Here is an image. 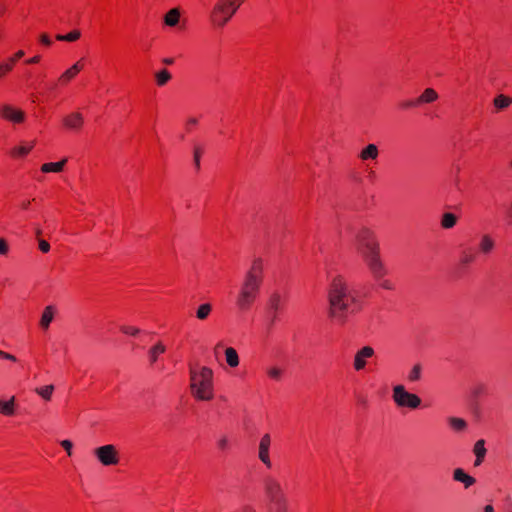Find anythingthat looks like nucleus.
Instances as JSON below:
<instances>
[{
    "label": "nucleus",
    "instance_id": "1",
    "mask_svg": "<svg viewBox=\"0 0 512 512\" xmlns=\"http://www.w3.org/2000/svg\"><path fill=\"white\" fill-rule=\"evenodd\" d=\"M329 317L338 324H344L348 316L355 312L353 304L355 297L351 294L347 283L342 276L333 278L329 293Z\"/></svg>",
    "mask_w": 512,
    "mask_h": 512
},
{
    "label": "nucleus",
    "instance_id": "2",
    "mask_svg": "<svg viewBox=\"0 0 512 512\" xmlns=\"http://www.w3.org/2000/svg\"><path fill=\"white\" fill-rule=\"evenodd\" d=\"M263 269V262L258 258L253 261L247 271L236 298V305L240 310H248L256 300L262 282Z\"/></svg>",
    "mask_w": 512,
    "mask_h": 512
},
{
    "label": "nucleus",
    "instance_id": "3",
    "mask_svg": "<svg viewBox=\"0 0 512 512\" xmlns=\"http://www.w3.org/2000/svg\"><path fill=\"white\" fill-rule=\"evenodd\" d=\"M190 389L192 395L201 401H209L214 397L213 371L203 366L199 371L190 368Z\"/></svg>",
    "mask_w": 512,
    "mask_h": 512
},
{
    "label": "nucleus",
    "instance_id": "4",
    "mask_svg": "<svg viewBox=\"0 0 512 512\" xmlns=\"http://www.w3.org/2000/svg\"><path fill=\"white\" fill-rule=\"evenodd\" d=\"M264 493L270 504V512H286L287 499L277 478L268 476L264 479Z\"/></svg>",
    "mask_w": 512,
    "mask_h": 512
},
{
    "label": "nucleus",
    "instance_id": "5",
    "mask_svg": "<svg viewBox=\"0 0 512 512\" xmlns=\"http://www.w3.org/2000/svg\"><path fill=\"white\" fill-rule=\"evenodd\" d=\"M355 243L359 249L367 256H377L380 254V246L374 232L366 227L360 226L353 230Z\"/></svg>",
    "mask_w": 512,
    "mask_h": 512
},
{
    "label": "nucleus",
    "instance_id": "6",
    "mask_svg": "<svg viewBox=\"0 0 512 512\" xmlns=\"http://www.w3.org/2000/svg\"><path fill=\"white\" fill-rule=\"evenodd\" d=\"M237 10L238 5L232 4L230 0H218L211 10L210 21L215 27L222 28Z\"/></svg>",
    "mask_w": 512,
    "mask_h": 512
},
{
    "label": "nucleus",
    "instance_id": "7",
    "mask_svg": "<svg viewBox=\"0 0 512 512\" xmlns=\"http://www.w3.org/2000/svg\"><path fill=\"white\" fill-rule=\"evenodd\" d=\"M393 401L400 408L417 409L421 405L418 395L408 392L403 385L393 387Z\"/></svg>",
    "mask_w": 512,
    "mask_h": 512
},
{
    "label": "nucleus",
    "instance_id": "8",
    "mask_svg": "<svg viewBox=\"0 0 512 512\" xmlns=\"http://www.w3.org/2000/svg\"><path fill=\"white\" fill-rule=\"evenodd\" d=\"M94 455L104 466L116 465L119 462L118 451L112 444L100 446L94 450Z\"/></svg>",
    "mask_w": 512,
    "mask_h": 512
},
{
    "label": "nucleus",
    "instance_id": "9",
    "mask_svg": "<svg viewBox=\"0 0 512 512\" xmlns=\"http://www.w3.org/2000/svg\"><path fill=\"white\" fill-rule=\"evenodd\" d=\"M271 444V437L269 434L262 436L259 442L258 457L259 460L268 468H271L272 463L269 456V448Z\"/></svg>",
    "mask_w": 512,
    "mask_h": 512
},
{
    "label": "nucleus",
    "instance_id": "10",
    "mask_svg": "<svg viewBox=\"0 0 512 512\" xmlns=\"http://www.w3.org/2000/svg\"><path fill=\"white\" fill-rule=\"evenodd\" d=\"M0 115L13 123H21L25 119V113L20 110L16 109L10 105H3L0 107Z\"/></svg>",
    "mask_w": 512,
    "mask_h": 512
},
{
    "label": "nucleus",
    "instance_id": "11",
    "mask_svg": "<svg viewBox=\"0 0 512 512\" xmlns=\"http://www.w3.org/2000/svg\"><path fill=\"white\" fill-rule=\"evenodd\" d=\"M374 355V349L370 346H364L357 351L354 357V369L360 371L365 368L366 359Z\"/></svg>",
    "mask_w": 512,
    "mask_h": 512
},
{
    "label": "nucleus",
    "instance_id": "12",
    "mask_svg": "<svg viewBox=\"0 0 512 512\" xmlns=\"http://www.w3.org/2000/svg\"><path fill=\"white\" fill-rule=\"evenodd\" d=\"M84 119L81 113L73 112L63 118V124L66 128L74 131L81 129Z\"/></svg>",
    "mask_w": 512,
    "mask_h": 512
},
{
    "label": "nucleus",
    "instance_id": "13",
    "mask_svg": "<svg viewBox=\"0 0 512 512\" xmlns=\"http://www.w3.org/2000/svg\"><path fill=\"white\" fill-rule=\"evenodd\" d=\"M453 480L460 482L464 485V488L468 489L476 483V479L468 475L462 468H456L453 471Z\"/></svg>",
    "mask_w": 512,
    "mask_h": 512
},
{
    "label": "nucleus",
    "instance_id": "14",
    "mask_svg": "<svg viewBox=\"0 0 512 512\" xmlns=\"http://www.w3.org/2000/svg\"><path fill=\"white\" fill-rule=\"evenodd\" d=\"M473 452L476 456L474 466L478 467L482 464L487 452L485 448V441L483 439L476 441V443L474 444Z\"/></svg>",
    "mask_w": 512,
    "mask_h": 512
},
{
    "label": "nucleus",
    "instance_id": "15",
    "mask_svg": "<svg viewBox=\"0 0 512 512\" xmlns=\"http://www.w3.org/2000/svg\"><path fill=\"white\" fill-rule=\"evenodd\" d=\"M379 156V150L378 147L375 144H368L366 147H364L359 157L361 160H376Z\"/></svg>",
    "mask_w": 512,
    "mask_h": 512
},
{
    "label": "nucleus",
    "instance_id": "16",
    "mask_svg": "<svg viewBox=\"0 0 512 512\" xmlns=\"http://www.w3.org/2000/svg\"><path fill=\"white\" fill-rule=\"evenodd\" d=\"M55 314V308L52 305H49L45 307L41 319H40V326L43 329H48L49 325L51 324Z\"/></svg>",
    "mask_w": 512,
    "mask_h": 512
},
{
    "label": "nucleus",
    "instance_id": "17",
    "mask_svg": "<svg viewBox=\"0 0 512 512\" xmlns=\"http://www.w3.org/2000/svg\"><path fill=\"white\" fill-rule=\"evenodd\" d=\"M368 266L375 277H381L385 274V268L380 258H369Z\"/></svg>",
    "mask_w": 512,
    "mask_h": 512
},
{
    "label": "nucleus",
    "instance_id": "18",
    "mask_svg": "<svg viewBox=\"0 0 512 512\" xmlns=\"http://www.w3.org/2000/svg\"><path fill=\"white\" fill-rule=\"evenodd\" d=\"M438 99L437 92L432 88H426L423 93L418 97L415 104L432 103Z\"/></svg>",
    "mask_w": 512,
    "mask_h": 512
},
{
    "label": "nucleus",
    "instance_id": "19",
    "mask_svg": "<svg viewBox=\"0 0 512 512\" xmlns=\"http://www.w3.org/2000/svg\"><path fill=\"white\" fill-rule=\"evenodd\" d=\"M179 19L180 10L178 8H173L165 14L164 23L169 27H174L179 23Z\"/></svg>",
    "mask_w": 512,
    "mask_h": 512
},
{
    "label": "nucleus",
    "instance_id": "20",
    "mask_svg": "<svg viewBox=\"0 0 512 512\" xmlns=\"http://www.w3.org/2000/svg\"><path fill=\"white\" fill-rule=\"evenodd\" d=\"M67 162V159L64 158L62 159L61 161L59 162H50V163H45L41 166V171L44 172V173H49V172H61L65 166Z\"/></svg>",
    "mask_w": 512,
    "mask_h": 512
},
{
    "label": "nucleus",
    "instance_id": "21",
    "mask_svg": "<svg viewBox=\"0 0 512 512\" xmlns=\"http://www.w3.org/2000/svg\"><path fill=\"white\" fill-rule=\"evenodd\" d=\"M165 351V345L162 342H157L148 351L150 363L154 364L158 360L159 355L164 353Z\"/></svg>",
    "mask_w": 512,
    "mask_h": 512
},
{
    "label": "nucleus",
    "instance_id": "22",
    "mask_svg": "<svg viewBox=\"0 0 512 512\" xmlns=\"http://www.w3.org/2000/svg\"><path fill=\"white\" fill-rule=\"evenodd\" d=\"M83 66H71L65 70L59 78V81L63 84L68 83L72 80L81 70Z\"/></svg>",
    "mask_w": 512,
    "mask_h": 512
},
{
    "label": "nucleus",
    "instance_id": "23",
    "mask_svg": "<svg viewBox=\"0 0 512 512\" xmlns=\"http://www.w3.org/2000/svg\"><path fill=\"white\" fill-rule=\"evenodd\" d=\"M15 412V397H11L8 401L0 400V413L5 416H11Z\"/></svg>",
    "mask_w": 512,
    "mask_h": 512
},
{
    "label": "nucleus",
    "instance_id": "24",
    "mask_svg": "<svg viewBox=\"0 0 512 512\" xmlns=\"http://www.w3.org/2000/svg\"><path fill=\"white\" fill-rule=\"evenodd\" d=\"M493 104L496 109L503 110L512 104V98L504 94H499L494 98Z\"/></svg>",
    "mask_w": 512,
    "mask_h": 512
},
{
    "label": "nucleus",
    "instance_id": "25",
    "mask_svg": "<svg viewBox=\"0 0 512 512\" xmlns=\"http://www.w3.org/2000/svg\"><path fill=\"white\" fill-rule=\"evenodd\" d=\"M225 357H226V362L230 367L234 368L239 365V356H238L237 351L234 348H232V347L226 348L225 349Z\"/></svg>",
    "mask_w": 512,
    "mask_h": 512
},
{
    "label": "nucleus",
    "instance_id": "26",
    "mask_svg": "<svg viewBox=\"0 0 512 512\" xmlns=\"http://www.w3.org/2000/svg\"><path fill=\"white\" fill-rule=\"evenodd\" d=\"M495 243L493 239L488 236L484 235L480 241V251L484 254H488L494 251Z\"/></svg>",
    "mask_w": 512,
    "mask_h": 512
},
{
    "label": "nucleus",
    "instance_id": "27",
    "mask_svg": "<svg viewBox=\"0 0 512 512\" xmlns=\"http://www.w3.org/2000/svg\"><path fill=\"white\" fill-rule=\"evenodd\" d=\"M172 78V75L167 69H162L155 73V79L158 86H164L166 85L170 79Z\"/></svg>",
    "mask_w": 512,
    "mask_h": 512
},
{
    "label": "nucleus",
    "instance_id": "28",
    "mask_svg": "<svg viewBox=\"0 0 512 512\" xmlns=\"http://www.w3.org/2000/svg\"><path fill=\"white\" fill-rule=\"evenodd\" d=\"M457 217L453 213H444L441 220V226L445 229L453 228L456 225Z\"/></svg>",
    "mask_w": 512,
    "mask_h": 512
},
{
    "label": "nucleus",
    "instance_id": "29",
    "mask_svg": "<svg viewBox=\"0 0 512 512\" xmlns=\"http://www.w3.org/2000/svg\"><path fill=\"white\" fill-rule=\"evenodd\" d=\"M451 428L455 431H463L467 428V422L458 417H450L448 419Z\"/></svg>",
    "mask_w": 512,
    "mask_h": 512
},
{
    "label": "nucleus",
    "instance_id": "30",
    "mask_svg": "<svg viewBox=\"0 0 512 512\" xmlns=\"http://www.w3.org/2000/svg\"><path fill=\"white\" fill-rule=\"evenodd\" d=\"M212 311V306L209 303L202 304L196 311V317L199 320H205Z\"/></svg>",
    "mask_w": 512,
    "mask_h": 512
},
{
    "label": "nucleus",
    "instance_id": "31",
    "mask_svg": "<svg viewBox=\"0 0 512 512\" xmlns=\"http://www.w3.org/2000/svg\"><path fill=\"white\" fill-rule=\"evenodd\" d=\"M80 36H81V33L79 30H73L66 35H61V34L56 35V39L58 41L73 42V41L78 40L80 38Z\"/></svg>",
    "mask_w": 512,
    "mask_h": 512
},
{
    "label": "nucleus",
    "instance_id": "32",
    "mask_svg": "<svg viewBox=\"0 0 512 512\" xmlns=\"http://www.w3.org/2000/svg\"><path fill=\"white\" fill-rule=\"evenodd\" d=\"M13 59H6L0 62V79L4 78L13 70Z\"/></svg>",
    "mask_w": 512,
    "mask_h": 512
},
{
    "label": "nucleus",
    "instance_id": "33",
    "mask_svg": "<svg viewBox=\"0 0 512 512\" xmlns=\"http://www.w3.org/2000/svg\"><path fill=\"white\" fill-rule=\"evenodd\" d=\"M281 304V296L278 293H273L269 298V307L274 312V315L279 310ZM275 316L273 317V319Z\"/></svg>",
    "mask_w": 512,
    "mask_h": 512
},
{
    "label": "nucleus",
    "instance_id": "34",
    "mask_svg": "<svg viewBox=\"0 0 512 512\" xmlns=\"http://www.w3.org/2000/svg\"><path fill=\"white\" fill-rule=\"evenodd\" d=\"M422 366L421 364H415L408 374V380L410 382H417L421 378Z\"/></svg>",
    "mask_w": 512,
    "mask_h": 512
},
{
    "label": "nucleus",
    "instance_id": "35",
    "mask_svg": "<svg viewBox=\"0 0 512 512\" xmlns=\"http://www.w3.org/2000/svg\"><path fill=\"white\" fill-rule=\"evenodd\" d=\"M54 386L53 385H47L41 388L36 389V393L40 395L45 400H49L51 398V395L53 393Z\"/></svg>",
    "mask_w": 512,
    "mask_h": 512
},
{
    "label": "nucleus",
    "instance_id": "36",
    "mask_svg": "<svg viewBox=\"0 0 512 512\" xmlns=\"http://www.w3.org/2000/svg\"><path fill=\"white\" fill-rule=\"evenodd\" d=\"M32 148H33V143H31L30 145H27V146L21 145V146L14 148L12 153L15 156H25L31 151Z\"/></svg>",
    "mask_w": 512,
    "mask_h": 512
},
{
    "label": "nucleus",
    "instance_id": "37",
    "mask_svg": "<svg viewBox=\"0 0 512 512\" xmlns=\"http://www.w3.org/2000/svg\"><path fill=\"white\" fill-rule=\"evenodd\" d=\"M267 374L274 380H280L282 375V370L278 367H271L267 370Z\"/></svg>",
    "mask_w": 512,
    "mask_h": 512
},
{
    "label": "nucleus",
    "instance_id": "38",
    "mask_svg": "<svg viewBox=\"0 0 512 512\" xmlns=\"http://www.w3.org/2000/svg\"><path fill=\"white\" fill-rule=\"evenodd\" d=\"M38 248L42 253H48L50 251V244L43 239H38Z\"/></svg>",
    "mask_w": 512,
    "mask_h": 512
},
{
    "label": "nucleus",
    "instance_id": "39",
    "mask_svg": "<svg viewBox=\"0 0 512 512\" xmlns=\"http://www.w3.org/2000/svg\"><path fill=\"white\" fill-rule=\"evenodd\" d=\"M121 331L125 334H129V335H137L140 330L138 328H135V327H131V326H122L121 327Z\"/></svg>",
    "mask_w": 512,
    "mask_h": 512
},
{
    "label": "nucleus",
    "instance_id": "40",
    "mask_svg": "<svg viewBox=\"0 0 512 512\" xmlns=\"http://www.w3.org/2000/svg\"><path fill=\"white\" fill-rule=\"evenodd\" d=\"M200 156H201V150H200V148L196 147L194 149V164L197 169L200 168Z\"/></svg>",
    "mask_w": 512,
    "mask_h": 512
},
{
    "label": "nucleus",
    "instance_id": "41",
    "mask_svg": "<svg viewBox=\"0 0 512 512\" xmlns=\"http://www.w3.org/2000/svg\"><path fill=\"white\" fill-rule=\"evenodd\" d=\"M60 444L67 451L68 455L72 454L73 444L70 440H62Z\"/></svg>",
    "mask_w": 512,
    "mask_h": 512
},
{
    "label": "nucleus",
    "instance_id": "42",
    "mask_svg": "<svg viewBox=\"0 0 512 512\" xmlns=\"http://www.w3.org/2000/svg\"><path fill=\"white\" fill-rule=\"evenodd\" d=\"M9 252L8 243L0 238V254H7Z\"/></svg>",
    "mask_w": 512,
    "mask_h": 512
},
{
    "label": "nucleus",
    "instance_id": "43",
    "mask_svg": "<svg viewBox=\"0 0 512 512\" xmlns=\"http://www.w3.org/2000/svg\"><path fill=\"white\" fill-rule=\"evenodd\" d=\"M228 443H229V441L226 436H223L218 440V446L222 450H225L228 447Z\"/></svg>",
    "mask_w": 512,
    "mask_h": 512
},
{
    "label": "nucleus",
    "instance_id": "44",
    "mask_svg": "<svg viewBox=\"0 0 512 512\" xmlns=\"http://www.w3.org/2000/svg\"><path fill=\"white\" fill-rule=\"evenodd\" d=\"M25 55L23 50L17 51L13 56L9 57L8 59H13V66L17 62V60L21 59Z\"/></svg>",
    "mask_w": 512,
    "mask_h": 512
},
{
    "label": "nucleus",
    "instance_id": "45",
    "mask_svg": "<svg viewBox=\"0 0 512 512\" xmlns=\"http://www.w3.org/2000/svg\"><path fill=\"white\" fill-rule=\"evenodd\" d=\"M40 41L44 44V45H47V46H50L51 45V40L50 38L48 37L47 34H42L40 36Z\"/></svg>",
    "mask_w": 512,
    "mask_h": 512
},
{
    "label": "nucleus",
    "instance_id": "46",
    "mask_svg": "<svg viewBox=\"0 0 512 512\" xmlns=\"http://www.w3.org/2000/svg\"><path fill=\"white\" fill-rule=\"evenodd\" d=\"M1 358H4L6 360H10V361H16L15 356H13L12 354L6 353L4 351H2V353H1Z\"/></svg>",
    "mask_w": 512,
    "mask_h": 512
},
{
    "label": "nucleus",
    "instance_id": "47",
    "mask_svg": "<svg viewBox=\"0 0 512 512\" xmlns=\"http://www.w3.org/2000/svg\"><path fill=\"white\" fill-rule=\"evenodd\" d=\"M40 61V56L39 55H36L28 60H26V63L28 64H36Z\"/></svg>",
    "mask_w": 512,
    "mask_h": 512
},
{
    "label": "nucleus",
    "instance_id": "48",
    "mask_svg": "<svg viewBox=\"0 0 512 512\" xmlns=\"http://www.w3.org/2000/svg\"><path fill=\"white\" fill-rule=\"evenodd\" d=\"M162 62L165 64V65H172L174 63V59L173 58H164L162 60Z\"/></svg>",
    "mask_w": 512,
    "mask_h": 512
},
{
    "label": "nucleus",
    "instance_id": "49",
    "mask_svg": "<svg viewBox=\"0 0 512 512\" xmlns=\"http://www.w3.org/2000/svg\"><path fill=\"white\" fill-rule=\"evenodd\" d=\"M197 124V119L196 118H189L188 121H187V125H196Z\"/></svg>",
    "mask_w": 512,
    "mask_h": 512
},
{
    "label": "nucleus",
    "instance_id": "50",
    "mask_svg": "<svg viewBox=\"0 0 512 512\" xmlns=\"http://www.w3.org/2000/svg\"><path fill=\"white\" fill-rule=\"evenodd\" d=\"M494 511V508L492 505H486L484 507V512H493Z\"/></svg>",
    "mask_w": 512,
    "mask_h": 512
},
{
    "label": "nucleus",
    "instance_id": "51",
    "mask_svg": "<svg viewBox=\"0 0 512 512\" xmlns=\"http://www.w3.org/2000/svg\"><path fill=\"white\" fill-rule=\"evenodd\" d=\"M232 4L234 5H238V8L240 7V5L243 3V0H230Z\"/></svg>",
    "mask_w": 512,
    "mask_h": 512
},
{
    "label": "nucleus",
    "instance_id": "52",
    "mask_svg": "<svg viewBox=\"0 0 512 512\" xmlns=\"http://www.w3.org/2000/svg\"><path fill=\"white\" fill-rule=\"evenodd\" d=\"M243 512H256V510L252 507L246 506L244 507Z\"/></svg>",
    "mask_w": 512,
    "mask_h": 512
},
{
    "label": "nucleus",
    "instance_id": "53",
    "mask_svg": "<svg viewBox=\"0 0 512 512\" xmlns=\"http://www.w3.org/2000/svg\"><path fill=\"white\" fill-rule=\"evenodd\" d=\"M73 66H82L81 61L76 62Z\"/></svg>",
    "mask_w": 512,
    "mask_h": 512
},
{
    "label": "nucleus",
    "instance_id": "54",
    "mask_svg": "<svg viewBox=\"0 0 512 512\" xmlns=\"http://www.w3.org/2000/svg\"><path fill=\"white\" fill-rule=\"evenodd\" d=\"M412 105H413V103H412V102H408V103H406V104H405V107H410V106H412Z\"/></svg>",
    "mask_w": 512,
    "mask_h": 512
},
{
    "label": "nucleus",
    "instance_id": "55",
    "mask_svg": "<svg viewBox=\"0 0 512 512\" xmlns=\"http://www.w3.org/2000/svg\"><path fill=\"white\" fill-rule=\"evenodd\" d=\"M383 286L386 288V289H390V286L386 283L383 284Z\"/></svg>",
    "mask_w": 512,
    "mask_h": 512
},
{
    "label": "nucleus",
    "instance_id": "56",
    "mask_svg": "<svg viewBox=\"0 0 512 512\" xmlns=\"http://www.w3.org/2000/svg\"><path fill=\"white\" fill-rule=\"evenodd\" d=\"M221 346H222V344L218 343L217 346L215 347V349L221 348Z\"/></svg>",
    "mask_w": 512,
    "mask_h": 512
},
{
    "label": "nucleus",
    "instance_id": "57",
    "mask_svg": "<svg viewBox=\"0 0 512 512\" xmlns=\"http://www.w3.org/2000/svg\"><path fill=\"white\" fill-rule=\"evenodd\" d=\"M2 12H3V8H2V7H0V14H1Z\"/></svg>",
    "mask_w": 512,
    "mask_h": 512
},
{
    "label": "nucleus",
    "instance_id": "58",
    "mask_svg": "<svg viewBox=\"0 0 512 512\" xmlns=\"http://www.w3.org/2000/svg\"><path fill=\"white\" fill-rule=\"evenodd\" d=\"M511 165H512V161H511Z\"/></svg>",
    "mask_w": 512,
    "mask_h": 512
}]
</instances>
